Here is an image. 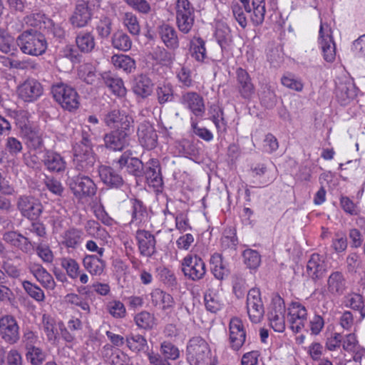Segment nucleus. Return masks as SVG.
Instances as JSON below:
<instances>
[{"mask_svg": "<svg viewBox=\"0 0 365 365\" xmlns=\"http://www.w3.org/2000/svg\"><path fill=\"white\" fill-rule=\"evenodd\" d=\"M204 301L207 310L210 312L216 313L222 308V304L219 296L212 289H208L205 293Z\"/></svg>", "mask_w": 365, "mask_h": 365, "instance_id": "obj_44", "label": "nucleus"}, {"mask_svg": "<svg viewBox=\"0 0 365 365\" xmlns=\"http://www.w3.org/2000/svg\"><path fill=\"white\" fill-rule=\"evenodd\" d=\"M187 360L191 365H208L211 351L207 342L200 336L191 338L187 346Z\"/></svg>", "mask_w": 365, "mask_h": 365, "instance_id": "obj_2", "label": "nucleus"}, {"mask_svg": "<svg viewBox=\"0 0 365 365\" xmlns=\"http://www.w3.org/2000/svg\"><path fill=\"white\" fill-rule=\"evenodd\" d=\"M16 43L24 53L31 56L42 55L47 48L44 35L34 29L24 31L18 36Z\"/></svg>", "mask_w": 365, "mask_h": 365, "instance_id": "obj_1", "label": "nucleus"}, {"mask_svg": "<svg viewBox=\"0 0 365 365\" xmlns=\"http://www.w3.org/2000/svg\"><path fill=\"white\" fill-rule=\"evenodd\" d=\"M180 102L196 117L202 118L205 113V106L203 98L197 93L188 91L183 93Z\"/></svg>", "mask_w": 365, "mask_h": 365, "instance_id": "obj_16", "label": "nucleus"}, {"mask_svg": "<svg viewBox=\"0 0 365 365\" xmlns=\"http://www.w3.org/2000/svg\"><path fill=\"white\" fill-rule=\"evenodd\" d=\"M92 10L88 1L78 0L74 11L70 17V22L74 28L86 26L92 19Z\"/></svg>", "mask_w": 365, "mask_h": 365, "instance_id": "obj_15", "label": "nucleus"}, {"mask_svg": "<svg viewBox=\"0 0 365 365\" xmlns=\"http://www.w3.org/2000/svg\"><path fill=\"white\" fill-rule=\"evenodd\" d=\"M247 310L250 319L253 323H258L263 318L264 308L259 289L252 288L247 296Z\"/></svg>", "mask_w": 365, "mask_h": 365, "instance_id": "obj_11", "label": "nucleus"}, {"mask_svg": "<svg viewBox=\"0 0 365 365\" xmlns=\"http://www.w3.org/2000/svg\"><path fill=\"white\" fill-rule=\"evenodd\" d=\"M83 232L76 228H71L66 230L62 235V245L67 248L76 249L83 240Z\"/></svg>", "mask_w": 365, "mask_h": 365, "instance_id": "obj_36", "label": "nucleus"}, {"mask_svg": "<svg viewBox=\"0 0 365 365\" xmlns=\"http://www.w3.org/2000/svg\"><path fill=\"white\" fill-rule=\"evenodd\" d=\"M30 114L26 110H19L16 115V125L19 126L21 133L32 128L29 121Z\"/></svg>", "mask_w": 365, "mask_h": 365, "instance_id": "obj_62", "label": "nucleus"}, {"mask_svg": "<svg viewBox=\"0 0 365 365\" xmlns=\"http://www.w3.org/2000/svg\"><path fill=\"white\" fill-rule=\"evenodd\" d=\"M133 128H118L103 137L105 147L113 151H122L130 144Z\"/></svg>", "mask_w": 365, "mask_h": 365, "instance_id": "obj_5", "label": "nucleus"}, {"mask_svg": "<svg viewBox=\"0 0 365 365\" xmlns=\"http://www.w3.org/2000/svg\"><path fill=\"white\" fill-rule=\"evenodd\" d=\"M364 297L361 294L350 292L344 297V304L347 308L359 311Z\"/></svg>", "mask_w": 365, "mask_h": 365, "instance_id": "obj_55", "label": "nucleus"}, {"mask_svg": "<svg viewBox=\"0 0 365 365\" xmlns=\"http://www.w3.org/2000/svg\"><path fill=\"white\" fill-rule=\"evenodd\" d=\"M23 288L25 292L34 299L37 302H43L45 294L43 291L37 285L30 282L29 281H24L22 283Z\"/></svg>", "mask_w": 365, "mask_h": 365, "instance_id": "obj_51", "label": "nucleus"}, {"mask_svg": "<svg viewBox=\"0 0 365 365\" xmlns=\"http://www.w3.org/2000/svg\"><path fill=\"white\" fill-rule=\"evenodd\" d=\"M16 207L21 215L30 220H36L43 211V205L40 201L28 195L19 197Z\"/></svg>", "mask_w": 365, "mask_h": 365, "instance_id": "obj_9", "label": "nucleus"}, {"mask_svg": "<svg viewBox=\"0 0 365 365\" xmlns=\"http://www.w3.org/2000/svg\"><path fill=\"white\" fill-rule=\"evenodd\" d=\"M111 63L118 69L126 73H132L135 69V61L133 58L125 54H115L111 57Z\"/></svg>", "mask_w": 365, "mask_h": 365, "instance_id": "obj_39", "label": "nucleus"}, {"mask_svg": "<svg viewBox=\"0 0 365 365\" xmlns=\"http://www.w3.org/2000/svg\"><path fill=\"white\" fill-rule=\"evenodd\" d=\"M210 262L211 271L216 279L222 280L225 276L228 275L229 269L220 254H213L211 256Z\"/></svg>", "mask_w": 365, "mask_h": 365, "instance_id": "obj_33", "label": "nucleus"}, {"mask_svg": "<svg viewBox=\"0 0 365 365\" xmlns=\"http://www.w3.org/2000/svg\"><path fill=\"white\" fill-rule=\"evenodd\" d=\"M98 175L101 181L109 187L120 188L124 185L122 176L110 166H99Z\"/></svg>", "mask_w": 365, "mask_h": 365, "instance_id": "obj_23", "label": "nucleus"}, {"mask_svg": "<svg viewBox=\"0 0 365 365\" xmlns=\"http://www.w3.org/2000/svg\"><path fill=\"white\" fill-rule=\"evenodd\" d=\"M43 92L42 85L34 78H27L17 87L19 97L28 103L36 101L41 96Z\"/></svg>", "mask_w": 365, "mask_h": 365, "instance_id": "obj_13", "label": "nucleus"}, {"mask_svg": "<svg viewBox=\"0 0 365 365\" xmlns=\"http://www.w3.org/2000/svg\"><path fill=\"white\" fill-rule=\"evenodd\" d=\"M117 163L120 169L125 168L129 174L135 177H141L144 174L143 162L137 158H130L126 152L120 157Z\"/></svg>", "mask_w": 365, "mask_h": 365, "instance_id": "obj_24", "label": "nucleus"}, {"mask_svg": "<svg viewBox=\"0 0 365 365\" xmlns=\"http://www.w3.org/2000/svg\"><path fill=\"white\" fill-rule=\"evenodd\" d=\"M307 272L313 279L322 277L326 272V264L323 257L318 254H313L307 262Z\"/></svg>", "mask_w": 365, "mask_h": 365, "instance_id": "obj_30", "label": "nucleus"}, {"mask_svg": "<svg viewBox=\"0 0 365 365\" xmlns=\"http://www.w3.org/2000/svg\"><path fill=\"white\" fill-rule=\"evenodd\" d=\"M348 282L345 275L341 271L332 272L327 280V291L334 297L344 295L348 289Z\"/></svg>", "mask_w": 365, "mask_h": 365, "instance_id": "obj_17", "label": "nucleus"}, {"mask_svg": "<svg viewBox=\"0 0 365 365\" xmlns=\"http://www.w3.org/2000/svg\"><path fill=\"white\" fill-rule=\"evenodd\" d=\"M182 271L188 279L198 281L205 277L206 266L201 257L197 255H188L182 261Z\"/></svg>", "mask_w": 365, "mask_h": 365, "instance_id": "obj_6", "label": "nucleus"}, {"mask_svg": "<svg viewBox=\"0 0 365 365\" xmlns=\"http://www.w3.org/2000/svg\"><path fill=\"white\" fill-rule=\"evenodd\" d=\"M51 93L54 99L63 108L71 111L79 106V96L77 91L63 83L52 86Z\"/></svg>", "mask_w": 365, "mask_h": 365, "instance_id": "obj_3", "label": "nucleus"}, {"mask_svg": "<svg viewBox=\"0 0 365 365\" xmlns=\"http://www.w3.org/2000/svg\"><path fill=\"white\" fill-rule=\"evenodd\" d=\"M135 237L140 255L151 257L157 252L156 240L150 232L139 229L136 231Z\"/></svg>", "mask_w": 365, "mask_h": 365, "instance_id": "obj_14", "label": "nucleus"}, {"mask_svg": "<svg viewBox=\"0 0 365 365\" xmlns=\"http://www.w3.org/2000/svg\"><path fill=\"white\" fill-rule=\"evenodd\" d=\"M341 344L343 349L349 353H354L360 347L356 336L354 333L342 336Z\"/></svg>", "mask_w": 365, "mask_h": 365, "instance_id": "obj_56", "label": "nucleus"}, {"mask_svg": "<svg viewBox=\"0 0 365 365\" xmlns=\"http://www.w3.org/2000/svg\"><path fill=\"white\" fill-rule=\"evenodd\" d=\"M29 148L34 150L41 149L43 145L42 135L36 128H31L21 133Z\"/></svg>", "mask_w": 365, "mask_h": 365, "instance_id": "obj_41", "label": "nucleus"}, {"mask_svg": "<svg viewBox=\"0 0 365 365\" xmlns=\"http://www.w3.org/2000/svg\"><path fill=\"white\" fill-rule=\"evenodd\" d=\"M211 119L214 123L217 132L224 133L227 131V122L224 119V112L221 108L215 110V113L212 115Z\"/></svg>", "mask_w": 365, "mask_h": 365, "instance_id": "obj_61", "label": "nucleus"}, {"mask_svg": "<svg viewBox=\"0 0 365 365\" xmlns=\"http://www.w3.org/2000/svg\"><path fill=\"white\" fill-rule=\"evenodd\" d=\"M46 20H49V18L46 17L43 14L41 13H34L26 16V23L33 27H38L40 29H44Z\"/></svg>", "mask_w": 365, "mask_h": 365, "instance_id": "obj_59", "label": "nucleus"}, {"mask_svg": "<svg viewBox=\"0 0 365 365\" xmlns=\"http://www.w3.org/2000/svg\"><path fill=\"white\" fill-rule=\"evenodd\" d=\"M45 167L51 172L61 173L66 170V163L63 158L58 153L47 150L43 157Z\"/></svg>", "mask_w": 365, "mask_h": 365, "instance_id": "obj_27", "label": "nucleus"}, {"mask_svg": "<svg viewBox=\"0 0 365 365\" xmlns=\"http://www.w3.org/2000/svg\"><path fill=\"white\" fill-rule=\"evenodd\" d=\"M245 264L250 269H256L261 262V257L259 252L253 250H246L242 254Z\"/></svg>", "mask_w": 365, "mask_h": 365, "instance_id": "obj_54", "label": "nucleus"}, {"mask_svg": "<svg viewBox=\"0 0 365 365\" xmlns=\"http://www.w3.org/2000/svg\"><path fill=\"white\" fill-rule=\"evenodd\" d=\"M78 75L81 79L88 84H93L96 81V69L91 63L81 65L78 69Z\"/></svg>", "mask_w": 365, "mask_h": 365, "instance_id": "obj_49", "label": "nucleus"}, {"mask_svg": "<svg viewBox=\"0 0 365 365\" xmlns=\"http://www.w3.org/2000/svg\"><path fill=\"white\" fill-rule=\"evenodd\" d=\"M336 96L341 105H346L356 96L354 83L349 81H341L336 84Z\"/></svg>", "mask_w": 365, "mask_h": 365, "instance_id": "obj_29", "label": "nucleus"}, {"mask_svg": "<svg viewBox=\"0 0 365 365\" xmlns=\"http://www.w3.org/2000/svg\"><path fill=\"white\" fill-rule=\"evenodd\" d=\"M109 313L115 318H121L125 315L124 304L120 301L110 302L107 305Z\"/></svg>", "mask_w": 365, "mask_h": 365, "instance_id": "obj_63", "label": "nucleus"}, {"mask_svg": "<svg viewBox=\"0 0 365 365\" xmlns=\"http://www.w3.org/2000/svg\"><path fill=\"white\" fill-rule=\"evenodd\" d=\"M61 265L66 271L67 274L73 279H76L79 276L80 267L78 262L68 257L61 259Z\"/></svg>", "mask_w": 365, "mask_h": 365, "instance_id": "obj_50", "label": "nucleus"}, {"mask_svg": "<svg viewBox=\"0 0 365 365\" xmlns=\"http://www.w3.org/2000/svg\"><path fill=\"white\" fill-rule=\"evenodd\" d=\"M110 42L114 48L124 52L129 51L133 44L130 36L121 30L113 33Z\"/></svg>", "mask_w": 365, "mask_h": 365, "instance_id": "obj_38", "label": "nucleus"}, {"mask_svg": "<svg viewBox=\"0 0 365 365\" xmlns=\"http://www.w3.org/2000/svg\"><path fill=\"white\" fill-rule=\"evenodd\" d=\"M73 163L76 170L84 172H91L96 163V155L93 148H83L73 146Z\"/></svg>", "mask_w": 365, "mask_h": 365, "instance_id": "obj_10", "label": "nucleus"}, {"mask_svg": "<svg viewBox=\"0 0 365 365\" xmlns=\"http://www.w3.org/2000/svg\"><path fill=\"white\" fill-rule=\"evenodd\" d=\"M35 251L44 262L50 263L53 261V255L48 246L38 243L35 245Z\"/></svg>", "mask_w": 365, "mask_h": 365, "instance_id": "obj_64", "label": "nucleus"}, {"mask_svg": "<svg viewBox=\"0 0 365 365\" xmlns=\"http://www.w3.org/2000/svg\"><path fill=\"white\" fill-rule=\"evenodd\" d=\"M319 43L324 54V58L327 62H332L335 59V45L331 35L328 25L321 23L319 29Z\"/></svg>", "mask_w": 365, "mask_h": 365, "instance_id": "obj_20", "label": "nucleus"}, {"mask_svg": "<svg viewBox=\"0 0 365 365\" xmlns=\"http://www.w3.org/2000/svg\"><path fill=\"white\" fill-rule=\"evenodd\" d=\"M76 42L81 51L89 53L93 50L96 46V40L92 32L81 31L76 38Z\"/></svg>", "mask_w": 365, "mask_h": 365, "instance_id": "obj_40", "label": "nucleus"}, {"mask_svg": "<svg viewBox=\"0 0 365 365\" xmlns=\"http://www.w3.org/2000/svg\"><path fill=\"white\" fill-rule=\"evenodd\" d=\"M150 295L152 304L154 306H162L164 310L171 308L174 304L173 297L160 289L153 290Z\"/></svg>", "mask_w": 365, "mask_h": 365, "instance_id": "obj_37", "label": "nucleus"}, {"mask_svg": "<svg viewBox=\"0 0 365 365\" xmlns=\"http://www.w3.org/2000/svg\"><path fill=\"white\" fill-rule=\"evenodd\" d=\"M98 35L101 38H107L112 31V21L108 17H102L96 26Z\"/></svg>", "mask_w": 365, "mask_h": 365, "instance_id": "obj_60", "label": "nucleus"}, {"mask_svg": "<svg viewBox=\"0 0 365 365\" xmlns=\"http://www.w3.org/2000/svg\"><path fill=\"white\" fill-rule=\"evenodd\" d=\"M123 24L127 28L129 33L138 36L140 32V26L136 16L132 12H126L123 14Z\"/></svg>", "mask_w": 365, "mask_h": 365, "instance_id": "obj_45", "label": "nucleus"}, {"mask_svg": "<svg viewBox=\"0 0 365 365\" xmlns=\"http://www.w3.org/2000/svg\"><path fill=\"white\" fill-rule=\"evenodd\" d=\"M126 343L128 348L133 351H144L148 346L147 340L140 334H130L126 337Z\"/></svg>", "mask_w": 365, "mask_h": 365, "instance_id": "obj_47", "label": "nucleus"}, {"mask_svg": "<svg viewBox=\"0 0 365 365\" xmlns=\"http://www.w3.org/2000/svg\"><path fill=\"white\" fill-rule=\"evenodd\" d=\"M160 353L168 361V360H176L180 357V350L173 343L164 341L160 344Z\"/></svg>", "mask_w": 365, "mask_h": 365, "instance_id": "obj_48", "label": "nucleus"}, {"mask_svg": "<svg viewBox=\"0 0 365 365\" xmlns=\"http://www.w3.org/2000/svg\"><path fill=\"white\" fill-rule=\"evenodd\" d=\"M236 75L237 88L240 96L245 99H251L255 89L249 73L245 69L239 68L236 71Z\"/></svg>", "mask_w": 365, "mask_h": 365, "instance_id": "obj_21", "label": "nucleus"}, {"mask_svg": "<svg viewBox=\"0 0 365 365\" xmlns=\"http://www.w3.org/2000/svg\"><path fill=\"white\" fill-rule=\"evenodd\" d=\"M176 25L179 31L187 34L195 22V9L189 0H177L175 4Z\"/></svg>", "mask_w": 365, "mask_h": 365, "instance_id": "obj_4", "label": "nucleus"}, {"mask_svg": "<svg viewBox=\"0 0 365 365\" xmlns=\"http://www.w3.org/2000/svg\"><path fill=\"white\" fill-rule=\"evenodd\" d=\"M19 329L14 316L6 314L0 317V337L6 343L13 345L19 341Z\"/></svg>", "mask_w": 365, "mask_h": 365, "instance_id": "obj_8", "label": "nucleus"}, {"mask_svg": "<svg viewBox=\"0 0 365 365\" xmlns=\"http://www.w3.org/2000/svg\"><path fill=\"white\" fill-rule=\"evenodd\" d=\"M68 185L73 195L78 199L93 196L97 187L88 176L78 175L68 180Z\"/></svg>", "mask_w": 365, "mask_h": 365, "instance_id": "obj_7", "label": "nucleus"}, {"mask_svg": "<svg viewBox=\"0 0 365 365\" xmlns=\"http://www.w3.org/2000/svg\"><path fill=\"white\" fill-rule=\"evenodd\" d=\"M29 270L45 289H54L56 282L53 277L42 265L38 264H31L29 267Z\"/></svg>", "mask_w": 365, "mask_h": 365, "instance_id": "obj_28", "label": "nucleus"}, {"mask_svg": "<svg viewBox=\"0 0 365 365\" xmlns=\"http://www.w3.org/2000/svg\"><path fill=\"white\" fill-rule=\"evenodd\" d=\"M262 103L267 108H272L276 103V95L273 89L269 85H265L260 93Z\"/></svg>", "mask_w": 365, "mask_h": 365, "instance_id": "obj_58", "label": "nucleus"}, {"mask_svg": "<svg viewBox=\"0 0 365 365\" xmlns=\"http://www.w3.org/2000/svg\"><path fill=\"white\" fill-rule=\"evenodd\" d=\"M131 224L140 226L146 217V209L141 201L133 200L132 201Z\"/></svg>", "mask_w": 365, "mask_h": 365, "instance_id": "obj_42", "label": "nucleus"}, {"mask_svg": "<svg viewBox=\"0 0 365 365\" xmlns=\"http://www.w3.org/2000/svg\"><path fill=\"white\" fill-rule=\"evenodd\" d=\"M43 331L48 341L55 343L58 339V330L56 327V321L50 315L43 314L42 317Z\"/></svg>", "mask_w": 365, "mask_h": 365, "instance_id": "obj_43", "label": "nucleus"}, {"mask_svg": "<svg viewBox=\"0 0 365 365\" xmlns=\"http://www.w3.org/2000/svg\"><path fill=\"white\" fill-rule=\"evenodd\" d=\"M148 184L154 187H159L163 185V178L160 173V162L156 158H151L145 165L144 174Z\"/></svg>", "mask_w": 365, "mask_h": 365, "instance_id": "obj_25", "label": "nucleus"}, {"mask_svg": "<svg viewBox=\"0 0 365 365\" xmlns=\"http://www.w3.org/2000/svg\"><path fill=\"white\" fill-rule=\"evenodd\" d=\"M246 331L242 320L232 318L229 324V341L233 350L238 351L245 344Z\"/></svg>", "mask_w": 365, "mask_h": 365, "instance_id": "obj_18", "label": "nucleus"}, {"mask_svg": "<svg viewBox=\"0 0 365 365\" xmlns=\"http://www.w3.org/2000/svg\"><path fill=\"white\" fill-rule=\"evenodd\" d=\"M26 359L32 365H41L46 359V354L38 347H28Z\"/></svg>", "mask_w": 365, "mask_h": 365, "instance_id": "obj_52", "label": "nucleus"}, {"mask_svg": "<svg viewBox=\"0 0 365 365\" xmlns=\"http://www.w3.org/2000/svg\"><path fill=\"white\" fill-rule=\"evenodd\" d=\"M106 125L111 127L119 123L118 128H133V119L118 109H113L107 112L103 117Z\"/></svg>", "mask_w": 365, "mask_h": 365, "instance_id": "obj_22", "label": "nucleus"}, {"mask_svg": "<svg viewBox=\"0 0 365 365\" xmlns=\"http://www.w3.org/2000/svg\"><path fill=\"white\" fill-rule=\"evenodd\" d=\"M103 83L110 90L119 97L124 96L126 93V88L124 86L123 80L112 74L110 72H106L102 74Z\"/></svg>", "mask_w": 365, "mask_h": 365, "instance_id": "obj_31", "label": "nucleus"}, {"mask_svg": "<svg viewBox=\"0 0 365 365\" xmlns=\"http://www.w3.org/2000/svg\"><path fill=\"white\" fill-rule=\"evenodd\" d=\"M3 240L11 247L26 255L35 251V242L18 231H7L3 234Z\"/></svg>", "mask_w": 365, "mask_h": 365, "instance_id": "obj_12", "label": "nucleus"}, {"mask_svg": "<svg viewBox=\"0 0 365 365\" xmlns=\"http://www.w3.org/2000/svg\"><path fill=\"white\" fill-rule=\"evenodd\" d=\"M137 135L139 143L143 147L148 150L156 147L158 135L153 126L149 122L143 121L138 125Z\"/></svg>", "mask_w": 365, "mask_h": 365, "instance_id": "obj_19", "label": "nucleus"}, {"mask_svg": "<svg viewBox=\"0 0 365 365\" xmlns=\"http://www.w3.org/2000/svg\"><path fill=\"white\" fill-rule=\"evenodd\" d=\"M158 31L162 41L168 48L175 50L179 47L178 35L173 26L163 24L158 26Z\"/></svg>", "mask_w": 365, "mask_h": 365, "instance_id": "obj_26", "label": "nucleus"}, {"mask_svg": "<svg viewBox=\"0 0 365 365\" xmlns=\"http://www.w3.org/2000/svg\"><path fill=\"white\" fill-rule=\"evenodd\" d=\"M85 269L92 275H101L106 267V262L102 257L96 255H86L83 259Z\"/></svg>", "mask_w": 365, "mask_h": 365, "instance_id": "obj_32", "label": "nucleus"}, {"mask_svg": "<svg viewBox=\"0 0 365 365\" xmlns=\"http://www.w3.org/2000/svg\"><path fill=\"white\" fill-rule=\"evenodd\" d=\"M135 322L138 327L149 329L154 324V317L148 312H141L135 317Z\"/></svg>", "mask_w": 365, "mask_h": 365, "instance_id": "obj_57", "label": "nucleus"}, {"mask_svg": "<svg viewBox=\"0 0 365 365\" xmlns=\"http://www.w3.org/2000/svg\"><path fill=\"white\" fill-rule=\"evenodd\" d=\"M191 56L198 62H204L207 58L205 41L200 37H194L190 42Z\"/></svg>", "mask_w": 365, "mask_h": 365, "instance_id": "obj_35", "label": "nucleus"}, {"mask_svg": "<svg viewBox=\"0 0 365 365\" xmlns=\"http://www.w3.org/2000/svg\"><path fill=\"white\" fill-rule=\"evenodd\" d=\"M153 86V84L148 76L140 75L135 78L133 90L136 95L146 98L152 93Z\"/></svg>", "mask_w": 365, "mask_h": 365, "instance_id": "obj_34", "label": "nucleus"}, {"mask_svg": "<svg viewBox=\"0 0 365 365\" xmlns=\"http://www.w3.org/2000/svg\"><path fill=\"white\" fill-rule=\"evenodd\" d=\"M156 94L160 104L171 101L173 98V86L170 84H160L156 88Z\"/></svg>", "mask_w": 365, "mask_h": 365, "instance_id": "obj_53", "label": "nucleus"}, {"mask_svg": "<svg viewBox=\"0 0 365 365\" xmlns=\"http://www.w3.org/2000/svg\"><path fill=\"white\" fill-rule=\"evenodd\" d=\"M215 37L221 48L225 47L232 40L230 28L226 24H218L216 27Z\"/></svg>", "mask_w": 365, "mask_h": 365, "instance_id": "obj_46", "label": "nucleus"}]
</instances>
